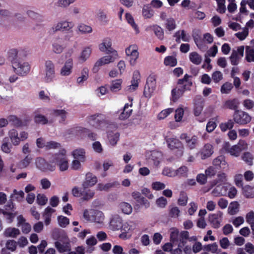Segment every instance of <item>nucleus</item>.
I'll use <instances>...</instances> for the list:
<instances>
[{"label":"nucleus","mask_w":254,"mask_h":254,"mask_svg":"<svg viewBox=\"0 0 254 254\" xmlns=\"http://www.w3.org/2000/svg\"><path fill=\"white\" fill-rule=\"evenodd\" d=\"M73 160L71 163V169L73 170H79L82 165L86 161V151L83 148H76L71 152Z\"/></svg>","instance_id":"obj_1"},{"label":"nucleus","mask_w":254,"mask_h":254,"mask_svg":"<svg viewBox=\"0 0 254 254\" xmlns=\"http://www.w3.org/2000/svg\"><path fill=\"white\" fill-rule=\"evenodd\" d=\"M51 162L55 163L60 171H67L69 168V163L66 150L61 149L58 153L54 155Z\"/></svg>","instance_id":"obj_2"},{"label":"nucleus","mask_w":254,"mask_h":254,"mask_svg":"<svg viewBox=\"0 0 254 254\" xmlns=\"http://www.w3.org/2000/svg\"><path fill=\"white\" fill-rule=\"evenodd\" d=\"M8 136L11 145L18 146L21 142L28 139L29 135L28 133L25 130H21L19 132L16 129L12 128L8 131Z\"/></svg>","instance_id":"obj_3"},{"label":"nucleus","mask_w":254,"mask_h":254,"mask_svg":"<svg viewBox=\"0 0 254 254\" xmlns=\"http://www.w3.org/2000/svg\"><path fill=\"white\" fill-rule=\"evenodd\" d=\"M55 77V65L51 61H46L45 62L44 67L42 72V80L46 83H50L53 81Z\"/></svg>","instance_id":"obj_4"},{"label":"nucleus","mask_w":254,"mask_h":254,"mask_svg":"<svg viewBox=\"0 0 254 254\" xmlns=\"http://www.w3.org/2000/svg\"><path fill=\"white\" fill-rule=\"evenodd\" d=\"M12 67L14 72L21 76L26 75L30 72L31 69L30 64L28 62L21 60L13 62Z\"/></svg>","instance_id":"obj_5"},{"label":"nucleus","mask_w":254,"mask_h":254,"mask_svg":"<svg viewBox=\"0 0 254 254\" xmlns=\"http://www.w3.org/2000/svg\"><path fill=\"white\" fill-rule=\"evenodd\" d=\"M107 54L110 55L102 57L98 61H97L95 63L92 69V71L94 73L97 72L101 66L113 62L118 58V54L117 52H113V53Z\"/></svg>","instance_id":"obj_6"},{"label":"nucleus","mask_w":254,"mask_h":254,"mask_svg":"<svg viewBox=\"0 0 254 254\" xmlns=\"http://www.w3.org/2000/svg\"><path fill=\"white\" fill-rule=\"evenodd\" d=\"M189 242L191 246L187 245L184 248V252L186 254H197L202 250V244L198 241V237L197 236H192L190 237Z\"/></svg>","instance_id":"obj_7"},{"label":"nucleus","mask_w":254,"mask_h":254,"mask_svg":"<svg viewBox=\"0 0 254 254\" xmlns=\"http://www.w3.org/2000/svg\"><path fill=\"white\" fill-rule=\"evenodd\" d=\"M156 87V77L154 75H150L147 79L144 87L143 95L147 98H151L154 93Z\"/></svg>","instance_id":"obj_8"},{"label":"nucleus","mask_w":254,"mask_h":254,"mask_svg":"<svg viewBox=\"0 0 254 254\" xmlns=\"http://www.w3.org/2000/svg\"><path fill=\"white\" fill-rule=\"evenodd\" d=\"M135 228L136 224L133 221H129L123 222L120 230L122 233L120 234L119 237L124 240L129 239Z\"/></svg>","instance_id":"obj_9"},{"label":"nucleus","mask_w":254,"mask_h":254,"mask_svg":"<svg viewBox=\"0 0 254 254\" xmlns=\"http://www.w3.org/2000/svg\"><path fill=\"white\" fill-rule=\"evenodd\" d=\"M168 147L171 150L176 149V155L178 157H181L184 153V148L181 142L178 139L170 137L166 138Z\"/></svg>","instance_id":"obj_10"},{"label":"nucleus","mask_w":254,"mask_h":254,"mask_svg":"<svg viewBox=\"0 0 254 254\" xmlns=\"http://www.w3.org/2000/svg\"><path fill=\"white\" fill-rule=\"evenodd\" d=\"M137 45L133 44L129 46L125 50V53L128 58L129 64L134 66L137 62L139 57V52L138 51Z\"/></svg>","instance_id":"obj_11"},{"label":"nucleus","mask_w":254,"mask_h":254,"mask_svg":"<svg viewBox=\"0 0 254 254\" xmlns=\"http://www.w3.org/2000/svg\"><path fill=\"white\" fill-rule=\"evenodd\" d=\"M245 47L241 46L237 47L236 49H233L231 55L229 58L231 64L232 65H238L241 58L244 56Z\"/></svg>","instance_id":"obj_12"},{"label":"nucleus","mask_w":254,"mask_h":254,"mask_svg":"<svg viewBox=\"0 0 254 254\" xmlns=\"http://www.w3.org/2000/svg\"><path fill=\"white\" fill-rule=\"evenodd\" d=\"M233 119L237 124L245 125L250 122L251 117L247 113L237 110L233 115Z\"/></svg>","instance_id":"obj_13"},{"label":"nucleus","mask_w":254,"mask_h":254,"mask_svg":"<svg viewBox=\"0 0 254 254\" xmlns=\"http://www.w3.org/2000/svg\"><path fill=\"white\" fill-rule=\"evenodd\" d=\"M36 167L43 171H54L55 170V165L47 163L46 160L42 157H37L35 160Z\"/></svg>","instance_id":"obj_14"},{"label":"nucleus","mask_w":254,"mask_h":254,"mask_svg":"<svg viewBox=\"0 0 254 254\" xmlns=\"http://www.w3.org/2000/svg\"><path fill=\"white\" fill-rule=\"evenodd\" d=\"M73 68V60L69 58L65 60L64 65L61 67L60 73L62 76H68L71 74Z\"/></svg>","instance_id":"obj_15"},{"label":"nucleus","mask_w":254,"mask_h":254,"mask_svg":"<svg viewBox=\"0 0 254 254\" xmlns=\"http://www.w3.org/2000/svg\"><path fill=\"white\" fill-rule=\"evenodd\" d=\"M55 246L59 253H62L70 250L69 240L66 236L64 235V239L56 241Z\"/></svg>","instance_id":"obj_16"},{"label":"nucleus","mask_w":254,"mask_h":254,"mask_svg":"<svg viewBox=\"0 0 254 254\" xmlns=\"http://www.w3.org/2000/svg\"><path fill=\"white\" fill-rule=\"evenodd\" d=\"M223 212L218 211L216 213L210 214L208 216V221L214 228L220 227L222 221Z\"/></svg>","instance_id":"obj_17"},{"label":"nucleus","mask_w":254,"mask_h":254,"mask_svg":"<svg viewBox=\"0 0 254 254\" xmlns=\"http://www.w3.org/2000/svg\"><path fill=\"white\" fill-rule=\"evenodd\" d=\"M123 223L122 217L119 215H113L110 221V228L114 231L120 230Z\"/></svg>","instance_id":"obj_18"},{"label":"nucleus","mask_w":254,"mask_h":254,"mask_svg":"<svg viewBox=\"0 0 254 254\" xmlns=\"http://www.w3.org/2000/svg\"><path fill=\"white\" fill-rule=\"evenodd\" d=\"M99 49L100 51L106 53H113V52H117L112 48L111 40L108 38L103 39L102 43L99 45Z\"/></svg>","instance_id":"obj_19"},{"label":"nucleus","mask_w":254,"mask_h":254,"mask_svg":"<svg viewBox=\"0 0 254 254\" xmlns=\"http://www.w3.org/2000/svg\"><path fill=\"white\" fill-rule=\"evenodd\" d=\"M180 138L185 140L187 146L191 149L195 148L198 140V137L196 135L188 136L186 133H182Z\"/></svg>","instance_id":"obj_20"},{"label":"nucleus","mask_w":254,"mask_h":254,"mask_svg":"<svg viewBox=\"0 0 254 254\" xmlns=\"http://www.w3.org/2000/svg\"><path fill=\"white\" fill-rule=\"evenodd\" d=\"M128 100L129 103H126L125 105L123 110L120 115L119 118L121 120H124L128 118L132 113V99L129 97Z\"/></svg>","instance_id":"obj_21"},{"label":"nucleus","mask_w":254,"mask_h":254,"mask_svg":"<svg viewBox=\"0 0 254 254\" xmlns=\"http://www.w3.org/2000/svg\"><path fill=\"white\" fill-rule=\"evenodd\" d=\"M213 153V146L209 143L205 144L198 152V154L202 159H205L210 157Z\"/></svg>","instance_id":"obj_22"},{"label":"nucleus","mask_w":254,"mask_h":254,"mask_svg":"<svg viewBox=\"0 0 254 254\" xmlns=\"http://www.w3.org/2000/svg\"><path fill=\"white\" fill-rule=\"evenodd\" d=\"M213 165L217 169L227 170L229 168V165L223 156H219L215 158L213 161Z\"/></svg>","instance_id":"obj_23"},{"label":"nucleus","mask_w":254,"mask_h":254,"mask_svg":"<svg viewBox=\"0 0 254 254\" xmlns=\"http://www.w3.org/2000/svg\"><path fill=\"white\" fill-rule=\"evenodd\" d=\"M12 17L11 11L7 9H0V25L7 23Z\"/></svg>","instance_id":"obj_24"},{"label":"nucleus","mask_w":254,"mask_h":254,"mask_svg":"<svg viewBox=\"0 0 254 254\" xmlns=\"http://www.w3.org/2000/svg\"><path fill=\"white\" fill-rule=\"evenodd\" d=\"M97 177L91 173H88L86 175L85 181L82 183V187L83 188H88L93 187L97 183Z\"/></svg>","instance_id":"obj_25"},{"label":"nucleus","mask_w":254,"mask_h":254,"mask_svg":"<svg viewBox=\"0 0 254 254\" xmlns=\"http://www.w3.org/2000/svg\"><path fill=\"white\" fill-rule=\"evenodd\" d=\"M139 80V73L138 72H134L131 81V84L126 88V91L132 92L136 90L138 88Z\"/></svg>","instance_id":"obj_26"},{"label":"nucleus","mask_w":254,"mask_h":254,"mask_svg":"<svg viewBox=\"0 0 254 254\" xmlns=\"http://www.w3.org/2000/svg\"><path fill=\"white\" fill-rule=\"evenodd\" d=\"M92 51V50L91 47L88 46L83 48L78 57L79 62L83 63L86 62L89 58Z\"/></svg>","instance_id":"obj_27"},{"label":"nucleus","mask_w":254,"mask_h":254,"mask_svg":"<svg viewBox=\"0 0 254 254\" xmlns=\"http://www.w3.org/2000/svg\"><path fill=\"white\" fill-rule=\"evenodd\" d=\"M55 212V210L50 206L47 207L42 213L44 223L46 226L50 225L52 220V215Z\"/></svg>","instance_id":"obj_28"},{"label":"nucleus","mask_w":254,"mask_h":254,"mask_svg":"<svg viewBox=\"0 0 254 254\" xmlns=\"http://www.w3.org/2000/svg\"><path fill=\"white\" fill-rule=\"evenodd\" d=\"M123 82L122 79H116L112 80L109 86L110 91L114 93L120 91L122 88Z\"/></svg>","instance_id":"obj_29"},{"label":"nucleus","mask_w":254,"mask_h":254,"mask_svg":"<svg viewBox=\"0 0 254 254\" xmlns=\"http://www.w3.org/2000/svg\"><path fill=\"white\" fill-rule=\"evenodd\" d=\"M105 217L104 214L101 211L95 210L92 220V222L102 226L104 225Z\"/></svg>","instance_id":"obj_30"},{"label":"nucleus","mask_w":254,"mask_h":254,"mask_svg":"<svg viewBox=\"0 0 254 254\" xmlns=\"http://www.w3.org/2000/svg\"><path fill=\"white\" fill-rule=\"evenodd\" d=\"M132 198L138 203L148 208L150 206L149 202L144 197L142 196L139 192L134 191L131 193Z\"/></svg>","instance_id":"obj_31"},{"label":"nucleus","mask_w":254,"mask_h":254,"mask_svg":"<svg viewBox=\"0 0 254 254\" xmlns=\"http://www.w3.org/2000/svg\"><path fill=\"white\" fill-rule=\"evenodd\" d=\"M17 242L14 240H8L5 243V247L1 250V254H7L6 250H9L11 252H14L17 248Z\"/></svg>","instance_id":"obj_32"},{"label":"nucleus","mask_w":254,"mask_h":254,"mask_svg":"<svg viewBox=\"0 0 254 254\" xmlns=\"http://www.w3.org/2000/svg\"><path fill=\"white\" fill-rule=\"evenodd\" d=\"M20 234V230L16 228L8 227L4 230L3 235L6 238H16Z\"/></svg>","instance_id":"obj_33"},{"label":"nucleus","mask_w":254,"mask_h":254,"mask_svg":"<svg viewBox=\"0 0 254 254\" xmlns=\"http://www.w3.org/2000/svg\"><path fill=\"white\" fill-rule=\"evenodd\" d=\"M224 149L232 156L238 157L241 153V149L237 145L230 146L228 143H226L224 146Z\"/></svg>","instance_id":"obj_34"},{"label":"nucleus","mask_w":254,"mask_h":254,"mask_svg":"<svg viewBox=\"0 0 254 254\" xmlns=\"http://www.w3.org/2000/svg\"><path fill=\"white\" fill-rule=\"evenodd\" d=\"M174 36L176 38V41L178 43H180L181 40L184 42H188L190 40V36L184 30L177 31Z\"/></svg>","instance_id":"obj_35"},{"label":"nucleus","mask_w":254,"mask_h":254,"mask_svg":"<svg viewBox=\"0 0 254 254\" xmlns=\"http://www.w3.org/2000/svg\"><path fill=\"white\" fill-rule=\"evenodd\" d=\"M217 177H218V180H215L214 181H213L211 183V186L209 188H204L202 190H203V192L205 193L206 192H208L214 186L218 184H219V182L226 181V178H227V175L225 173H220L218 174Z\"/></svg>","instance_id":"obj_36"},{"label":"nucleus","mask_w":254,"mask_h":254,"mask_svg":"<svg viewBox=\"0 0 254 254\" xmlns=\"http://www.w3.org/2000/svg\"><path fill=\"white\" fill-rule=\"evenodd\" d=\"M184 92V89H183L182 86L178 83L177 86L172 89L171 92L172 100L176 101L183 95Z\"/></svg>","instance_id":"obj_37"},{"label":"nucleus","mask_w":254,"mask_h":254,"mask_svg":"<svg viewBox=\"0 0 254 254\" xmlns=\"http://www.w3.org/2000/svg\"><path fill=\"white\" fill-rule=\"evenodd\" d=\"M126 19L127 22L130 25L133 29L134 33L136 35L140 33L139 28L137 24L135 22L134 20L130 13H126Z\"/></svg>","instance_id":"obj_38"},{"label":"nucleus","mask_w":254,"mask_h":254,"mask_svg":"<svg viewBox=\"0 0 254 254\" xmlns=\"http://www.w3.org/2000/svg\"><path fill=\"white\" fill-rule=\"evenodd\" d=\"M120 137V134L118 132L115 131L108 132V138L110 144L112 146H115L117 144Z\"/></svg>","instance_id":"obj_39"},{"label":"nucleus","mask_w":254,"mask_h":254,"mask_svg":"<svg viewBox=\"0 0 254 254\" xmlns=\"http://www.w3.org/2000/svg\"><path fill=\"white\" fill-rule=\"evenodd\" d=\"M165 28L169 31L174 30L177 27L175 19L173 17L167 18L164 23Z\"/></svg>","instance_id":"obj_40"},{"label":"nucleus","mask_w":254,"mask_h":254,"mask_svg":"<svg viewBox=\"0 0 254 254\" xmlns=\"http://www.w3.org/2000/svg\"><path fill=\"white\" fill-rule=\"evenodd\" d=\"M119 208L122 212L126 215H130L132 212V207L129 203L122 202L119 204Z\"/></svg>","instance_id":"obj_41"},{"label":"nucleus","mask_w":254,"mask_h":254,"mask_svg":"<svg viewBox=\"0 0 254 254\" xmlns=\"http://www.w3.org/2000/svg\"><path fill=\"white\" fill-rule=\"evenodd\" d=\"M77 31L81 34H90L92 32V28L91 26L84 23H79L77 27Z\"/></svg>","instance_id":"obj_42"},{"label":"nucleus","mask_w":254,"mask_h":254,"mask_svg":"<svg viewBox=\"0 0 254 254\" xmlns=\"http://www.w3.org/2000/svg\"><path fill=\"white\" fill-rule=\"evenodd\" d=\"M76 131L78 135L87 134L88 136L92 140H94L96 138V134L92 132L89 133L88 129L86 128L78 127L76 128Z\"/></svg>","instance_id":"obj_43"},{"label":"nucleus","mask_w":254,"mask_h":254,"mask_svg":"<svg viewBox=\"0 0 254 254\" xmlns=\"http://www.w3.org/2000/svg\"><path fill=\"white\" fill-rule=\"evenodd\" d=\"M170 241L172 243L175 244L180 240V233L179 230L176 228H171L170 229Z\"/></svg>","instance_id":"obj_44"},{"label":"nucleus","mask_w":254,"mask_h":254,"mask_svg":"<svg viewBox=\"0 0 254 254\" xmlns=\"http://www.w3.org/2000/svg\"><path fill=\"white\" fill-rule=\"evenodd\" d=\"M245 59L249 62H254V49L249 46H246Z\"/></svg>","instance_id":"obj_45"},{"label":"nucleus","mask_w":254,"mask_h":254,"mask_svg":"<svg viewBox=\"0 0 254 254\" xmlns=\"http://www.w3.org/2000/svg\"><path fill=\"white\" fill-rule=\"evenodd\" d=\"M95 194V190L88 188H83L82 187V198L84 200H89L92 198Z\"/></svg>","instance_id":"obj_46"},{"label":"nucleus","mask_w":254,"mask_h":254,"mask_svg":"<svg viewBox=\"0 0 254 254\" xmlns=\"http://www.w3.org/2000/svg\"><path fill=\"white\" fill-rule=\"evenodd\" d=\"M52 114L55 117H60L62 121H64L66 118L67 112L64 109H54L52 111Z\"/></svg>","instance_id":"obj_47"},{"label":"nucleus","mask_w":254,"mask_h":254,"mask_svg":"<svg viewBox=\"0 0 254 254\" xmlns=\"http://www.w3.org/2000/svg\"><path fill=\"white\" fill-rule=\"evenodd\" d=\"M190 60L194 64H199L202 61L201 57L196 52H193L189 55Z\"/></svg>","instance_id":"obj_48"},{"label":"nucleus","mask_w":254,"mask_h":254,"mask_svg":"<svg viewBox=\"0 0 254 254\" xmlns=\"http://www.w3.org/2000/svg\"><path fill=\"white\" fill-rule=\"evenodd\" d=\"M243 194L247 198L254 197V187L250 186H246L243 188Z\"/></svg>","instance_id":"obj_49"},{"label":"nucleus","mask_w":254,"mask_h":254,"mask_svg":"<svg viewBox=\"0 0 254 254\" xmlns=\"http://www.w3.org/2000/svg\"><path fill=\"white\" fill-rule=\"evenodd\" d=\"M164 64L166 66L173 67L177 65V60L174 56H167L164 58Z\"/></svg>","instance_id":"obj_50"},{"label":"nucleus","mask_w":254,"mask_h":254,"mask_svg":"<svg viewBox=\"0 0 254 254\" xmlns=\"http://www.w3.org/2000/svg\"><path fill=\"white\" fill-rule=\"evenodd\" d=\"M239 204L237 201L230 203L228 208V213L231 215L236 214L239 211Z\"/></svg>","instance_id":"obj_51"},{"label":"nucleus","mask_w":254,"mask_h":254,"mask_svg":"<svg viewBox=\"0 0 254 254\" xmlns=\"http://www.w3.org/2000/svg\"><path fill=\"white\" fill-rule=\"evenodd\" d=\"M32 160V158L30 155H27L18 163V166L21 169L26 168L29 166Z\"/></svg>","instance_id":"obj_52"},{"label":"nucleus","mask_w":254,"mask_h":254,"mask_svg":"<svg viewBox=\"0 0 254 254\" xmlns=\"http://www.w3.org/2000/svg\"><path fill=\"white\" fill-rule=\"evenodd\" d=\"M173 111L174 109L172 108L164 109L158 114L157 116V119L159 120H164L166 118H167L170 114L173 113Z\"/></svg>","instance_id":"obj_53"},{"label":"nucleus","mask_w":254,"mask_h":254,"mask_svg":"<svg viewBox=\"0 0 254 254\" xmlns=\"http://www.w3.org/2000/svg\"><path fill=\"white\" fill-rule=\"evenodd\" d=\"M186 110L187 108H183L182 107H179L176 110L175 119L176 122H180L182 121L185 111Z\"/></svg>","instance_id":"obj_54"},{"label":"nucleus","mask_w":254,"mask_h":254,"mask_svg":"<svg viewBox=\"0 0 254 254\" xmlns=\"http://www.w3.org/2000/svg\"><path fill=\"white\" fill-rule=\"evenodd\" d=\"M0 148L1 150L5 153L8 154L10 152L11 145L8 143L7 137H5L3 139Z\"/></svg>","instance_id":"obj_55"},{"label":"nucleus","mask_w":254,"mask_h":254,"mask_svg":"<svg viewBox=\"0 0 254 254\" xmlns=\"http://www.w3.org/2000/svg\"><path fill=\"white\" fill-rule=\"evenodd\" d=\"M64 235L66 236L63 231H60L58 229L53 230L52 233L53 238L55 240L59 239V241L64 239Z\"/></svg>","instance_id":"obj_56"},{"label":"nucleus","mask_w":254,"mask_h":254,"mask_svg":"<svg viewBox=\"0 0 254 254\" xmlns=\"http://www.w3.org/2000/svg\"><path fill=\"white\" fill-rule=\"evenodd\" d=\"M58 224L62 228L66 227L69 223V220L65 216L60 215L57 218Z\"/></svg>","instance_id":"obj_57"},{"label":"nucleus","mask_w":254,"mask_h":254,"mask_svg":"<svg viewBox=\"0 0 254 254\" xmlns=\"http://www.w3.org/2000/svg\"><path fill=\"white\" fill-rule=\"evenodd\" d=\"M94 210L85 209L83 213V217L85 220L88 222H92L94 215Z\"/></svg>","instance_id":"obj_58"},{"label":"nucleus","mask_w":254,"mask_h":254,"mask_svg":"<svg viewBox=\"0 0 254 254\" xmlns=\"http://www.w3.org/2000/svg\"><path fill=\"white\" fill-rule=\"evenodd\" d=\"M24 196V193L22 190H14L12 193L11 194V197H14L18 201H21Z\"/></svg>","instance_id":"obj_59"},{"label":"nucleus","mask_w":254,"mask_h":254,"mask_svg":"<svg viewBox=\"0 0 254 254\" xmlns=\"http://www.w3.org/2000/svg\"><path fill=\"white\" fill-rule=\"evenodd\" d=\"M76 1V0H58L57 3L59 7L66 8Z\"/></svg>","instance_id":"obj_60"},{"label":"nucleus","mask_w":254,"mask_h":254,"mask_svg":"<svg viewBox=\"0 0 254 254\" xmlns=\"http://www.w3.org/2000/svg\"><path fill=\"white\" fill-rule=\"evenodd\" d=\"M249 35V30L247 28H244L242 32H237L235 34V36L240 40H244Z\"/></svg>","instance_id":"obj_61"},{"label":"nucleus","mask_w":254,"mask_h":254,"mask_svg":"<svg viewBox=\"0 0 254 254\" xmlns=\"http://www.w3.org/2000/svg\"><path fill=\"white\" fill-rule=\"evenodd\" d=\"M34 121L36 123L41 124H46L48 123V120L44 116L36 113L34 116Z\"/></svg>","instance_id":"obj_62"},{"label":"nucleus","mask_w":254,"mask_h":254,"mask_svg":"<svg viewBox=\"0 0 254 254\" xmlns=\"http://www.w3.org/2000/svg\"><path fill=\"white\" fill-rule=\"evenodd\" d=\"M142 15L145 18H150L153 15V11L146 5H144L142 8Z\"/></svg>","instance_id":"obj_63"},{"label":"nucleus","mask_w":254,"mask_h":254,"mask_svg":"<svg viewBox=\"0 0 254 254\" xmlns=\"http://www.w3.org/2000/svg\"><path fill=\"white\" fill-rule=\"evenodd\" d=\"M181 211L177 206L171 207L169 209V216L172 218H178L180 215Z\"/></svg>","instance_id":"obj_64"}]
</instances>
